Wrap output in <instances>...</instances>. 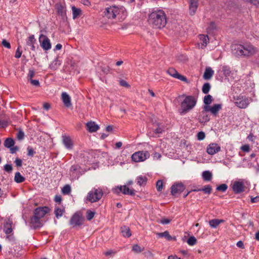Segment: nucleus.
Returning a JSON list of instances; mask_svg holds the SVG:
<instances>
[{"label": "nucleus", "instance_id": "nucleus-16", "mask_svg": "<svg viewBox=\"0 0 259 259\" xmlns=\"http://www.w3.org/2000/svg\"><path fill=\"white\" fill-rule=\"evenodd\" d=\"M189 13L191 16L194 15L198 6V0H189Z\"/></svg>", "mask_w": 259, "mask_h": 259}, {"label": "nucleus", "instance_id": "nucleus-57", "mask_svg": "<svg viewBox=\"0 0 259 259\" xmlns=\"http://www.w3.org/2000/svg\"><path fill=\"white\" fill-rule=\"evenodd\" d=\"M35 75V72L33 70H29L28 74V80L32 79Z\"/></svg>", "mask_w": 259, "mask_h": 259}, {"label": "nucleus", "instance_id": "nucleus-51", "mask_svg": "<svg viewBox=\"0 0 259 259\" xmlns=\"http://www.w3.org/2000/svg\"><path fill=\"white\" fill-rule=\"evenodd\" d=\"M205 137V135L203 132H199L197 135V139L199 141L203 140Z\"/></svg>", "mask_w": 259, "mask_h": 259}, {"label": "nucleus", "instance_id": "nucleus-27", "mask_svg": "<svg viewBox=\"0 0 259 259\" xmlns=\"http://www.w3.org/2000/svg\"><path fill=\"white\" fill-rule=\"evenodd\" d=\"M55 8L58 14L63 16L65 14V7L61 3H58L55 5Z\"/></svg>", "mask_w": 259, "mask_h": 259}, {"label": "nucleus", "instance_id": "nucleus-46", "mask_svg": "<svg viewBox=\"0 0 259 259\" xmlns=\"http://www.w3.org/2000/svg\"><path fill=\"white\" fill-rule=\"evenodd\" d=\"M163 189V182L161 180H159L156 182V189L158 191L160 192Z\"/></svg>", "mask_w": 259, "mask_h": 259}, {"label": "nucleus", "instance_id": "nucleus-61", "mask_svg": "<svg viewBox=\"0 0 259 259\" xmlns=\"http://www.w3.org/2000/svg\"><path fill=\"white\" fill-rule=\"evenodd\" d=\"M241 149L243 151L245 152H248L250 150V147L248 145H243L241 147Z\"/></svg>", "mask_w": 259, "mask_h": 259}, {"label": "nucleus", "instance_id": "nucleus-43", "mask_svg": "<svg viewBox=\"0 0 259 259\" xmlns=\"http://www.w3.org/2000/svg\"><path fill=\"white\" fill-rule=\"evenodd\" d=\"M86 214L87 219L88 221H91L94 217L95 212L91 211V210H88Z\"/></svg>", "mask_w": 259, "mask_h": 259}, {"label": "nucleus", "instance_id": "nucleus-2", "mask_svg": "<svg viewBox=\"0 0 259 259\" xmlns=\"http://www.w3.org/2000/svg\"><path fill=\"white\" fill-rule=\"evenodd\" d=\"M148 21L153 28L158 29L164 27L167 23L165 13L161 10L153 11L150 14Z\"/></svg>", "mask_w": 259, "mask_h": 259}, {"label": "nucleus", "instance_id": "nucleus-40", "mask_svg": "<svg viewBox=\"0 0 259 259\" xmlns=\"http://www.w3.org/2000/svg\"><path fill=\"white\" fill-rule=\"evenodd\" d=\"M71 192V187L69 185H65L62 189V193L64 195H68Z\"/></svg>", "mask_w": 259, "mask_h": 259}, {"label": "nucleus", "instance_id": "nucleus-44", "mask_svg": "<svg viewBox=\"0 0 259 259\" xmlns=\"http://www.w3.org/2000/svg\"><path fill=\"white\" fill-rule=\"evenodd\" d=\"M228 189V186L225 184H223L217 187V190L221 191V192H225Z\"/></svg>", "mask_w": 259, "mask_h": 259}, {"label": "nucleus", "instance_id": "nucleus-37", "mask_svg": "<svg viewBox=\"0 0 259 259\" xmlns=\"http://www.w3.org/2000/svg\"><path fill=\"white\" fill-rule=\"evenodd\" d=\"M147 181V178L145 176H139L137 178V184L140 186L146 185Z\"/></svg>", "mask_w": 259, "mask_h": 259}, {"label": "nucleus", "instance_id": "nucleus-38", "mask_svg": "<svg viewBox=\"0 0 259 259\" xmlns=\"http://www.w3.org/2000/svg\"><path fill=\"white\" fill-rule=\"evenodd\" d=\"M210 88H211V86H210V84L209 83H208V82L205 83L203 85L202 88V93L205 94H207L209 92V91L210 90Z\"/></svg>", "mask_w": 259, "mask_h": 259}, {"label": "nucleus", "instance_id": "nucleus-50", "mask_svg": "<svg viewBox=\"0 0 259 259\" xmlns=\"http://www.w3.org/2000/svg\"><path fill=\"white\" fill-rule=\"evenodd\" d=\"M211 107L209 106V105H205L203 107V110L202 111V114H204L205 113L207 112H211Z\"/></svg>", "mask_w": 259, "mask_h": 259}, {"label": "nucleus", "instance_id": "nucleus-23", "mask_svg": "<svg viewBox=\"0 0 259 259\" xmlns=\"http://www.w3.org/2000/svg\"><path fill=\"white\" fill-rule=\"evenodd\" d=\"M63 143L68 149H71L73 147V143L69 137L63 136Z\"/></svg>", "mask_w": 259, "mask_h": 259}, {"label": "nucleus", "instance_id": "nucleus-19", "mask_svg": "<svg viewBox=\"0 0 259 259\" xmlns=\"http://www.w3.org/2000/svg\"><path fill=\"white\" fill-rule=\"evenodd\" d=\"M198 37L200 40L201 48L202 49H204L209 42V38L208 35L205 34H199Z\"/></svg>", "mask_w": 259, "mask_h": 259}, {"label": "nucleus", "instance_id": "nucleus-21", "mask_svg": "<svg viewBox=\"0 0 259 259\" xmlns=\"http://www.w3.org/2000/svg\"><path fill=\"white\" fill-rule=\"evenodd\" d=\"M61 60L59 57H56L50 64L49 67L52 70H56L61 64Z\"/></svg>", "mask_w": 259, "mask_h": 259}, {"label": "nucleus", "instance_id": "nucleus-8", "mask_svg": "<svg viewBox=\"0 0 259 259\" xmlns=\"http://www.w3.org/2000/svg\"><path fill=\"white\" fill-rule=\"evenodd\" d=\"M250 102V99L243 96H239L235 99L234 103L239 108L241 109L246 108Z\"/></svg>", "mask_w": 259, "mask_h": 259}, {"label": "nucleus", "instance_id": "nucleus-41", "mask_svg": "<svg viewBox=\"0 0 259 259\" xmlns=\"http://www.w3.org/2000/svg\"><path fill=\"white\" fill-rule=\"evenodd\" d=\"M201 191H203L205 194H210L212 191V187L210 185H206L201 188Z\"/></svg>", "mask_w": 259, "mask_h": 259}, {"label": "nucleus", "instance_id": "nucleus-22", "mask_svg": "<svg viewBox=\"0 0 259 259\" xmlns=\"http://www.w3.org/2000/svg\"><path fill=\"white\" fill-rule=\"evenodd\" d=\"M86 126L87 127V130L91 133L96 132L99 128V126L94 121L87 122Z\"/></svg>", "mask_w": 259, "mask_h": 259}, {"label": "nucleus", "instance_id": "nucleus-3", "mask_svg": "<svg viewBox=\"0 0 259 259\" xmlns=\"http://www.w3.org/2000/svg\"><path fill=\"white\" fill-rule=\"evenodd\" d=\"M105 15L109 19L117 18L119 21H122L126 16V12L123 7L113 6L106 9Z\"/></svg>", "mask_w": 259, "mask_h": 259}, {"label": "nucleus", "instance_id": "nucleus-28", "mask_svg": "<svg viewBox=\"0 0 259 259\" xmlns=\"http://www.w3.org/2000/svg\"><path fill=\"white\" fill-rule=\"evenodd\" d=\"M225 220L220 219H212L209 221V226L212 228H216L221 223H224Z\"/></svg>", "mask_w": 259, "mask_h": 259}, {"label": "nucleus", "instance_id": "nucleus-36", "mask_svg": "<svg viewBox=\"0 0 259 259\" xmlns=\"http://www.w3.org/2000/svg\"><path fill=\"white\" fill-rule=\"evenodd\" d=\"M121 231L122 234L124 237H129L131 236V231L128 227L123 226L121 228Z\"/></svg>", "mask_w": 259, "mask_h": 259}, {"label": "nucleus", "instance_id": "nucleus-52", "mask_svg": "<svg viewBox=\"0 0 259 259\" xmlns=\"http://www.w3.org/2000/svg\"><path fill=\"white\" fill-rule=\"evenodd\" d=\"M24 133L22 130H19L17 134V138L18 140H21L24 139Z\"/></svg>", "mask_w": 259, "mask_h": 259}, {"label": "nucleus", "instance_id": "nucleus-9", "mask_svg": "<svg viewBox=\"0 0 259 259\" xmlns=\"http://www.w3.org/2000/svg\"><path fill=\"white\" fill-rule=\"evenodd\" d=\"M112 191L114 193L117 194H119L120 193L125 195H130L131 196L135 194V190L134 189H130L125 185L117 186L112 189Z\"/></svg>", "mask_w": 259, "mask_h": 259}, {"label": "nucleus", "instance_id": "nucleus-18", "mask_svg": "<svg viewBox=\"0 0 259 259\" xmlns=\"http://www.w3.org/2000/svg\"><path fill=\"white\" fill-rule=\"evenodd\" d=\"M157 236L159 238H165L167 241H171L174 240L176 241V237L175 236L172 237L168 231H165L164 232L162 233H156Z\"/></svg>", "mask_w": 259, "mask_h": 259}, {"label": "nucleus", "instance_id": "nucleus-33", "mask_svg": "<svg viewBox=\"0 0 259 259\" xmlns=\"http://www.w3.org/2000/svg\"><path fill=\"white\" fill-rule=\"evenodd\" d=\"M73 14V19H75L79 17L81 15V10L79 8H77L75 6L72 7Z\"/></svg>", "mask_w": 259, "mask_h": 259}, {"label": "nucleus", "instance_id": "nucleus-56", "mask_svg": "<svg viewBox=\"0 0 259 259\" xmlns=\"http://www.w3.org/2000/svg\"><path fill=\"white\" fill-rule=\"evenodd\" d=\"M14 163L17 167H20L22 165V160L18 158H16Z\"/></svg>", "mask_w": 259, "mask_h": 259}, {"label": "nucleus", "instance_id": "nucleus-14", "mask_svg": "<svg viewBox=\"0 0 259 259\" xmlns=\"http://www.w3.org/2000/svg\"><path fill=\"white\" fill-rule=\"evenodd\" d=\"M167 73L170 75V76H172L174 78H177L180 79V80L187 82V78L179 74L178 71L174 68H169L167 70Z\"/></svg>", "mask_w": 259, "mask_h": 259}, {"label": "nucleus", "instance_id": "nucleus-59", "mask_svg": "<svg viewBox=\"0 0 259 259\" xmlns=\"http://www.w3.org/2000/svg\"><path fill=\"white\" fill-rule=\"evenodd\" d=\"M245 2H249L257 7H259V0H244Z\"/></svg>", "mask_w": 259, "mask_h": 259}, {"label": "nucleus", "instance_id": "nucleus-32", "mask_svg": "<svg viewBox=\"0 0 259 259\" xmlns=\"http://www.w3.org/2000/svg\"><path fill=\"white\" fill-rule=\"evenodd\" d=\"M15 141L12 138H7L5 139L4 145L7 148H10L15 145Z\"/></svg>", "mask_w": 259, "mask_h": 259}, {"label": "nucleus", "instance_id": "nucleus-5", "mask_svg": "<svg viewBox=\"0 0 259 259\" xmlns=\"http://www.w3.org/2000/svg\"><path fill=\"white\" fill-rule=\"evenodd\" d=\"M103 195V190L101 188H94L87 195V200L92 203L98 201Z\"/></svg>", "mask_w": 259, "mask_h": 259}, {"label": "nucleus", "instance_id": "nucleus-31", "mask_svg": "<svg viewBox=\"0 0 259 259\" xmlns=\"http://www.w3.org/2000/svg\"><path fill=\"white\" fill-rule=\"evenodd\" d=\"M65 212V208H60L59 206H55L54 209V213L55 214L56 217L57 219H59L61 217L63 213Z\"/></svg>", "mask_w": 259, "mask_h": 259}, {"label": "nucleus", "instance_id": "nucleus-20", "mask_svg": "<svg viewBox=\"0 0 259 259\" xmlns=\"http://www.w3.org/2000/svg\"><path fill=\"white\" fill-rule=\"evenodd\" d=\"M61 97L62 101L66 107H69L71 105L70 97L66 92L62 93Z\"/></svg>", "mask_w": 259, "mask_h": 259}, {"label": "nucleus", "instance_id": "nucleus-29", "mask_svg": "<svg viewBox=\"0 0 259 259\" xmlns=\"http://www.w3.org/2000/svg\"><path fill=\"white\" fill-rule=\"evenodd\" d=\"M35 39L34 38V36L33 35H31L29 36L26 40V44L27 46L31 47V49L32 51L35 50V47L34 46V43L35 42Z\"/></svg>", "mask_w": 259, "mask_h": 259}, {"label": "nucleus", "instance_id": "nucleus-26", "mask_svg": "<svg viewBox=\"0 0 259 259\" xmlns=\"http://www.w3.org/2000/svg\"><path fill=\"white\" fill-rule=\"evenodd\" d=\"M153 126L156 127L153 131L154 133L155 134H160L164 132L165 126L159 123H156L153 124Z\"/></svg>", "mask_w": 259, "mask_h": 259}, {"label": "nucleus", "instance_id": "nucleus-13", "mask_svg": "<svg viewBox=\"0 0 259 259\" xmlns=\"http://www.w3.org/2000/svg\"><path fill=\"white\" fill-rule=\"evenodd\" d=\"M221 147L217 143L209 144L206 148V152L209 155H214L221 151Z\"/></svg>", "mask_w": 259, "mask_h": 259}, {"label": "nucleus", "instance_id": "nucleus-24", "mask_svg": "<svg viewBox=\"0 0 259 259\" xmlns=\"http://www.w3.org/2000/svg\"><path fill=\"white\" fill-rule=\"evenodd\" d=\"M214 74V71L210 67L206 68L203 74V78L205 80L210 79Z\"/></svg>", "mask_w": 259, "mask_h": 259}, {"label": "nucleus", "instance_id": "nucleus-7", "mask_svg": "<svg viewBox=\"0 0 259 259\" xmlns=\"http://www.w3.org/2000/svg\"><path fill=\"white\" fill-rule=\"evenodd\" d=\"M150 154L148 151H139L133 154L132 159L136 162H139L145 161L148 158Z\"/></svg>", "mask_w": 259, "mask_h": 259}, {"label": "nucleus", "instance_id": "nucleus-4", "mask_svg": "<svg viewBox=\"0 0 259 259\" xmlns=\"http://www.w3.org/2000/svg\"><path fill=\"white\" fill-rule=\"evenodd\" d=\"M197 102V98L194 96H187L181 104V114H185L194 108Z\"/></svg>", "mask_w": 259, "mask_h": 259}, {"label": "nucleus", "instance_id": "nucleus-10", "mask_svg": "<svg viewBox=\"0 0 259 259\" xmlns=\"http://www.w3.org/2000/svg\"><path fill=\"white\" fill-rule=\"evenodd\" d=\"M39 42L40 47L45 51H48L51 49V44L49 38L42 34H41L39 36Z\"/></svg>", "mask_w": 259, "mask_h": 259}, {"label": "nucleus", "instance_id": "nucleus-34", "mask_svg": "<svg viewBox=\"0 0 259 259\" xmlns=\"http://www.w3.org/2000/svg\"><path fill=\"white\" fill-rule=\"evenodd\" d=\"M202 177L205 181H210L212 179V175L210 171L206 170L202 172Z\"/></svg>", "mask_w": 259, "mask_h": 259}, {"label": "nucleus", "instance_id": "nucleus-49", "mask_svg": "<svg viewBox=\"0 0 259 259\" xmlns=\"http://www.w3.org/2000/svg\"><path fill=\"white\" fill-rule=\"evenodd\" d=\"M4 168L6 171H7L9 173L11 172L12 171V169H13L12 165L9 164H7L5 165L4 166Z\"/></svg>", "mask_w": 259, "mask_h": 259}, {"label": "nucleus", "instance_id": "nucleus-64", "mask_svg": "<svg viewBox=\"0 0 259 259\" xmlns=\"http://www.w3.org/2000/svg\"><path fill=\"white\" fill-rule=\"evenodd\" d=\"M171 222L170 219H162L160 220V223L162 224H168Z\"/></svg>", "mask_w": 259, "mask_h": 259}, {"label": "nucleus", "instance_id": "nucleus-30", "mask_svg": "<svg viewBox=\"0 0 259 259\" xmlns=\"http://www.w3.org/2000/svg\"><path fill=\"white\" fill-rule=\"evenodd\" d=\"M222 104H215L211 107V113L214 116H216L219 111L222 109Z\"/></svg>", "mask_w": 259, "mask_h": 259}, {"label": "nucleus", "instance_id": "nucleus-17", "mask_svg": "<svg viewBox=\"0 0 259 259\" xmlns=\"http://www.w3.org/2000/svg\"><path fill=\"white\" fill-rule=\"evenodd\" d=\"M30 223L34 229L40 228L42 226L40 219L34 215L31 218Z\"/></svg>", "mask_w": 259, "mask_h": 259}, {"label": "nucleus", "instance_id": "nucleus-25", "mask_svg": "<svg viewBox=\"0 0 259 259\" xmlns=\"http://www.w3.org/2000/svg\"><path fill=\"white\" fill-rule=\"evenodd\" d=\"M80 166L78 165H73L70 169V175L74 178L78 176L79 172Z\"/></svg>", "mask_w": 259, "mask_h": 259}, {"label": "nucleus", "instance_id": "nucleus-35", "mask_svg": "<svg viewBox=\"0 0 259 259\" xmlns=\"http://www.w3.org/2000/svg\"><path fill=\"white\" fill-rule=\"evenodd\" d=\"M14 180L17 183H21L25 181V178L19 172H17L15 175Z\"/></svg>", "mask_w": 259, "mask_h": 259}, {"label": "nucleus", "instance_id": "nucleus-55", "mask_svg": "<svg viewBox=\"0 0 259 259\" xmlns=\"http://www.w3.org/2000/svg\"><path fill=\"white\" fill-rule=\"evenodd\" d=\"M201 116H202V122H208V121H209L210 118H209V116L206 114V113H205V114H202L201 113Z\"/></svg>", "mask_w": 259, "mask_h": 259}, {"label": "nucleus", "instance_id": "nucleus-63", "mask_svg": "<svg viewBox=\"0 0 259 259\" xmlns=\"http://www.w3.org/2000/svg\"><path fill=\"white\" fill-rule=\"evenodd\" d=\"M10 153L12 154H14L16 153L17 151H18L19 148L17 146H14L11 147V148H10Z\"/></svg>", "mask_w": 259, "mask_h": 259}, {"label": "nucleus", "instance_id": "nucleus-62", "mask_svg": "<svg viewBox=\"0 0 259 259\" xmlns=\"http://www.w3.org/2000/svg\"><path fill=\"white\" fill-rule=\"evenodd\" d=\"M250 201L252 203H257L259 202V196H256L255 197L251 196L250 197Z\"/></svg>", "mask_w": 259, "mask_h": 259}, {"label": "nucleus", "instance_id": "nucleus-39", "mask_svg": "<svg viewBox=\"0 0 259 259\" xmlns=\"http://www.w3.org/2000/svg\"><path fill=\"white\" fill-rule=\"evenodd\" d=\"M213 101L212 97L210 95H207L204 97L203 102L205 105H210Z\"/></svg>", "mask_w": 259, "mask_h": 259}, {"label": "nucleus", "instance_id": "nucleus-12", "mask_svg": "<svg viewBox=\"0 0 259 259\" xmlns=\"http://www.w3.org/2000/svg\"><path fill=\"white\" fill-rule=\"evenodd\" d=\"M50 209L48 206L38 207L34 210V215L41 219L48 213Z\"/></svg>", "mask_w": 259, "mask_h": 259}, {"label": "nucleus", "instance_id": "nucleus-6", "mask_svg": "<svg viewBox=\"0 0 259 259\" xmlns=\"http://www.w3.org/2000/svg\"><path fill=\"white\" fill-rule=\"evenodd\" d=\"M84 218L80 212H75L71 218L69 224L72 228L81 226L84 222Z\"/></svg>", "mask_w": 259, "mask_h": 259}, {"label": "nucleus", "instance_id": "nucleus-60", "mask_svg": "<svg viewBox=\"0 0 259 259\" xmlns=\"http://www.w3.org/2000/svg\"><path fill=\"white\" fill-rule=\"evenodd\" d=\"M3 46L8 49L11 48V44L6 39H3L2 42Z\"/></svg>", "mask_w": 259, "mask_h": 259}, {"label": "nucleus", "instance_id": "nucleus-45", "mask_svg": "<svg viewBox=\"0 0 259 259\" xmlns=\"http://www.w3.org/2000/svg\"><path fill=\"white\" fill-rule=\"evenodd\" d=\"M144 250V248L142 249L138 244H135L133 246L132 250L136 253H140Z\"/></svg>", "mask_w": 259, "mask_h": 259}, {"label": "nucleus", "instance_id": "nucleus-42", "mask_svg": "<svg viewBox=\"0 0 259 259\" xmlns=\"http://www.w3.org/2000/svg\"><path fill=\"white\" fill-rule=\"evenodd\" d=\"M187 243L191 246L194 245L197 243V240L194 236H190L187 241Z\"/></svg>", "mask_w": 259, "mask_h": 259}, {"label": "nucleus", "instance_id": "nucleus-11", "mask_svg": "<svg viewBox=\"0 0 259 259\" xmlns=\"http://www.w3.org/2000/svg\"><path fill=\"white\" fill-rule=\"evenodd\" d=\"M185 185L181 182L174 183L171 187V194L172 196H176L181 194L185 189Z\"/></svg>", "mask_w": 259, "mask_h": 259}, {"label": "nucleus", "instance_id": "nucleus-54", "mask_svg": "<svg viewBox=\"0 0 259 259\" xmlns=\"http://www.w3.org/2000/svg\"><path fill=\"white\" fill-rule=\"evenodd\" d=\"M119 84L125 88H130V85L124 80L121 79L119 80Z\"/></svg>", "mask_w": 259, "mask_h": 259}, {"label": "nucleus", "instance_id": "nucleus-58", "mask_svg": "<svg viewBox=\"0 0 259 259\" xmlns=\"http://www.w3.org/2000/svg\"><path fill=\"white\" fill-rule=\"evenodd\" d=\"M29 81L30 82L31 84L33 85H34L36 87H39L40 85L38 80L32 79L29 80Z\"/></svg>", "mask_w": 259, "mask_h": 259}, {"label": "nucleus", "instance_id": "nucleus-15", "mask_svg": "<svg viewBox=\"0 0 259 259\" xmlns=\"http://www.w3.org/2000/svg\"><path fill=\"white\" fill-rule=\"evenodd\" d=\"M244 185L243 182L235 181L234 182L232 188L236 194L240 193L244 191Z\"/></svg>", "mask_w": 259, "mask_h": 259}, {"label": "nucleus", "instance_id": "nucleus-48", "mask_svg": "<svg viewBox=\"0 0 259 259\" xmlns=\"http://www.w3.org/2000/svg\"><path fill=\"white\" fill-rule=\"evenodd\" d=\"M21 47L18 46L15 53V57L20 58L21 56L22 51L21 50Z\"/></svg>", "mask_w": 259, "mask_h": 259}, {"label": "nucleus", "instance_id": "nucleus-1", "mask_svg": "<svg viewBox=\"0 0 259 259\" xmlns=\"http://www.w3.org/2000/svg\"><path fill=\"white\" fill-rule=\"evenodd\" d=\"M232 53L236 56L250 57L255 54L257 49L250 43L241 44H233L231 46Z\"/></svg>", "mask_w": 259, "mask_h": 259}, {"label": "nucleus", "instance_id": "nucleus-53", "mask_svg": "<svg viewBox=\"0 0 259 259\" xmlns=\"http://www.w3.org/2000/svg\"><path fill=\"white\" fill-rule=\"evenodd\" d=\"M27 155L29 156H33L34 154L35 153V152L34 151L32 148L30 147H28L27 148Z\"/></svg>", "mask_w": 259, "mask_h": 259}, {"label": "nucleus", "instance_id": "nucleus-47", "mask_svg": "<svg viewBox=\"0 0 259 259\" xmlns=\"http://www.w3.org/2000/svg\"><path fill=\"white\" fill-rule=\"evenodd\" d=\"M12 229L10 224H7L5 226L4 231L6 234H9L12 233Z\"/></svg>", "mask_w": 259, "mask_h": 259}]
</instances>
